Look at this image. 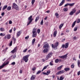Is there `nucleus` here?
<instances>
[{
  "instance_id": "obj_1",
  "label": "nucleus",
  "mask_w": 80,
  "mask_h": 80,
  "mask_svg": "<svg viewBox=\"0 0 80 80\" xmlns=\"http://www.w3.org/2000/svg\"><path fill=\"white\" fill-rule=\"evenodd\" d=\"M30 55V54H28L24 56L22 58L23 61H24L25 62H27L28 60V57H29Z\"/></svg>"
},
{
  "instance_id": "obj_2",
  "label": "nucleus",
  "mask_w": 80,
  "mask_h": 80,
  "mask_svg": "<svg viewBox=\"0 0 80 80\" xmlns=\"http://www.w3.org/2000/svg\"><path fill=\"white\" fill-rule=\"evenodd\" d=\"M36 29L34 28L32 31V37H35L37 36V32H36Z\"/></svg>"
},
{
  "instance_id": "obj_3",
  "label": "nucleus",
  "mask_w": 80,
  "mask_h": 80,
  "mask_svg": "<svg viewBox=\"0 0 80 80\" xmlns=\"http://www.w3.org/2000/svg\"><path fill=\"white\" fill-rule=\"evenodd\" d=\"M32 16H31L29 18H28V20H30L29 22L28 23L27 25L28 26L29 25H30V23L31 22H32L33 21V18L32 19Z\"/></svg>"
},
{
  "instance_id": "obj_4",
  "label": "nucleus",
  "mask_w": 80,
  "mask_h": 80,
  "mask_svg": "<svg viewBox=\"0 0 80 80\" xmlns=\"http://www.w3.org/2000/svg\"><path fill=\"white\" fill-rule=\"evenodd\" d=\"M13 8L15 9V10H19V8H18V6L15 3H13Z\"/></svg>"
},
{
  "instance_id": "obj_5",
  "label": "nucleus",
  "mask_w": 80,
  "mask_h": 80,
  "mask_svg": "<svg viewBox=\"0 0 80 80\" xmlns=\"http://www.w3.org/2000/svg\"><path fill=\"white\" fill-rule=\"evenodd\" d=\"M43 47L44 48H50L48 43L47 42H45L44 43Z\"/></svg>"
},
{
  "instance_id": "obj_6",
  "label": "nucleus",
  "mask_w": 80,
  "mask_h": 80,
  "mask_svg": "<svg viewBox=\"0 0 80 80\" xmlns=\"http://www.w3.org/2000/svg\"><path fill=\"white\" fill-rule=\"evenodd\" d=\"M67 55H68V54H67L64 55L59 56L58 57V58H61L62 59H66L67 58Z\"/></svg>"
},
{
  "instance_id": "obj_7",
  "label": "nucleus",
  "mask_w": 80,
  "mask_h": 80,
  "mask_svg": "<svg viewBox=\"0 0 80 80\" xmlns=\"http://www.w3.org/2000/svg\"><path fill=\"white\" fill-rule=\"evenodd\" d=\"M52 54H53L52 52L49 53L48 54V55L47 56V57H46V59L48 60V58H50V57H52Z\"/></svg>"
},
{
  "instance_id": "obj_8",
  "label": "nucleus",
  "mask_w": 80,
  "mask_h": 80,
  "mask_svg": "<svg viewBox=\"0 0 80 80\" xmlns=\"http://www.w3.org/2000/svg\"><path fill=\"white\" fill-rule=\"evenodd\" d=\"M65 72V71L64 70H62L59 71L58 72L56 73V75H60V74H62V73H63Z\"/></svg>"
},
{
  "instance_id": "obj_9",
  "label": "nucleus",
  "mask_w": 80,
  "mask_h": 80,
  "mask_svg": "<svg viewBox=\"0 0 80 80\" xmlns=\"http://www.w3.org/2000/svg\"><path fill=\"white\" fill-rule=\"evenodd\" d=\"M17 48L16 47L13 49V50L11 51V53H14L17 52Z\"/></svg>"
},
{
  "instance_id": "obj_10",
  "label": "nucleus",
  "mask_w": 80,
  "mask_h": 80,
  "mask_svg": "<svg viewBox=\"0 0 80 80\" xmlns=\"http://www.w3.org/2000/svg\"><path fill=\"white\" fill-rule=\"evenodd\" d=\"M69 45V43L68 42H67L64 45V48H67L68 47V45Z\"/></svg>"
},
{
  "instance_id": "obj_11",
  "label": "nucleus",
  "mask_w": 80,
  "mask_h": 80,
  "mask_svg": "<svg viewBox=\"0 0 80 80\" xmlns=\"http://www.w3.org/2000/svg\"><path fill=\"white\" fill-rule=\"evenodd\" d=\"M62 60L60 58H57L55 60V63H58L59 61H61Z\"/></svg>"
},
{
  "instance_id": "obj_12",
  "label": "nucleus",
  "mask_w": 80,
  "mask_h": 80,
  "mask_svg": "<svg viewBox=\"0 0 80 80\" xmlns=\"http://www.w3.org/2000/svg\"><path fill=\"white\" fill-rule=\"evenodd\" d=\"M30 79L31 80H35V76L34 75H32Z\"/></svg>"
},
{
  "instance_id": "obj_13",
  "label": "nucleus",
  "mask_w": 80,
  "mask_h": 80,
  "mask_svg": "<svg viewBox=\"0 0 80 80\" xmlns=\"http://www.w3.org/2000/svg\"><path fill=\"white\" fill-rule=\"evenodd\" d=\"M48 49L47 48H46L44 49L43 52L44 53H47V52H48Z\"/></svg>"
},
{
  "instance_id": "obj_14",
  "label": "nucleus",
  "mask_w": 80,
  "mask_h": 80,
  "mask_svg": "<svg viewBox=\"0 0 80 80\" xmlns=\"http://www.w3.org/2000/svg\"><path fill=\"white\" fill-rule=\"evenodd\" d=\"M8 7V6L7 5L4 6L2 8V10H5V9H7Z\"/></svg>"
},
{
  "instance_id": "obj_15",
  "label": "nucleus",
  "mask_w": 80,
  "mask_h": 80,
  "mask_svg": "<svg viewBox=\"0 0 80 80\" xmlns=\"http://www.w3.org/2000/svg\"><path fill=\"white\" fill-rule=\"evenodd\" d=\"M76 22H77V21H75L72 24V28H73V27H74V26L75 25V23H76Z\"/></svg>"
},
{
  "instance_id": "obj_16",
  "label": "nucleus",
  "mask_w": 80,
  "mask_h": 80,
  "mask_svg": "<svg viewBox=\"0 0 80 80\" xmlns=\"http://www.w3.org/2000/svg\"><path fill=\"white\" fill-rule=\"evenodd\" d=\"M57 33V31H55L53 33L54 37H56Z\"/></svg>"
},
{
  "instance_id": "obj_17",
  "label": "nucleus",
  "mask_w": 80,
  "mask_h": 80,
  "mask_svg": "<svg viewBox=\"0 0 80 80\" xmlns=\"http://www.w3.org/2000/svg\"><path fill=\"white\" fill-rule=\"evenodd\" d=\"M21 34V31H19L17 33V35L18 37H19Z\"/></svg>"
},
{
  "instance_id": "obj_18",
  "label": "nucleus",
  "mask_w": 80,
  "mask_h": 80,
  "mask_svg": "<svg viewBox=\"0 0 80 80\" xmlns=\"http://www.w3.org/2000/svg\"><path fill=\"white\" fill-rule=\"evenodd\" d=\"M63 23H62L59 26V28L60 29H61L62 27H63Z\"/></svg>"
},
{
  "instance_id": "obj_19",
  "label": "nucleus",
  "mask_w": 80,
  "mask_h": 80,
  "mask_svg": "<svg viewBox=\"0 0 80 80\" xmlns=\"http://www.w3.org/2000/svg\"><path fill=\"white\" fill-rule=\"evenodd\" d=\"M69 6H71V7H73L75 5V3H69Z\"/></svg>"
},
{
  "instance_id": "obj_20",
  "label": "nucleus",
  "mask_w": 80,
  "mask_h": 80,
  "mask_svg": "<svg viewBox=\"0 0 80 80\" xmlns=\"http://www.w3.org/2000/svg\"><path fill=\"white\" fill-rule=\"evenodd\" d=\"M64 79V77L62 76L59 79V80H63Z\"/></svg>"
},
{
  "instance_id": "obj_21",
  "label": "nucleus",
  "mask_w": 80,
  "mask_h": 80,
  "mask_svg": "<svg viewBox=\"0 0 80 80\" xmlns=\"http://www.w3.org/2000/svg\"><path fill=\"white\" fill-rule=\"evenodd\" d=\"M62 67H63V65H61V66H60V67H58L57 68V69L58 70H61V69L62 68Z\"/></svg>"
},
{
  "instance_id": "obj_22",
  "label": "nucleus",
  "mask_w": 80,
  "mask_h": 80,
  "mask_svg": "<svg viewBox=\"0 0 80 80\" xmlns=\"http://www.w3.org/2000/svg\"><path fill=\"white\" fill-rule=\"evenodd\" d=\"M64 70L66 72H67L68 70H70V68H64Z\"/></svg>"
},
{
  "instance_id": "obj_23",
  "label": "nucleus",
  "mask_w": 80,
  "mask_h": 80,
  "mask_svg": "<svg viewBox=\"0 0 80 80\" xmlns=\"http://www.w3.org/2000/svg\"><path fill=\"white\" fill-rule=\"evenodd\" d=\"M55 15L56 16V17H57V18H58L59 17V14L58 13H55Z\"/></svg>"
},
{
  "instance_id": "obj_24",
  "label": "nucleus",
  "mask_w": 80,
  "mask_h": 80,
  "mask_svg": "<svg viewBox=\"0 0 80 80\" xmlns=\"http://www.w3.org/2000/svg\"><path fill=\"white\" fill-rule=\"evenodd\" d=\"M64 12H67L68 10V8H64Z\"/></svg>"
},
{
  "instance_id": "obj_25",
  "label": "nucleus",
  "mask_w": 80,
  "mask_h": 80,
  "mask_svg": "<svg viewBox=\"0 0 80 80\" xmlns=\"http://www.w3.org/2000/svg\"><path fill=\"white\" fill-rule=\"evenodd\" d=\"M58 43L59 42H57L55 43V47H57V46H58Z\"/></svg>"
},
{
  "instance_id": "obj_26",
  "label": "nucleus",
  "mask_w": 80,
  "mask_h": 80,
  "mask_svg": "<svg viewBox=\"0 0 80 80\" xmlns=\"http://www.w3.org/2000/svg\"><path fill=\"white\" fill-rule=\"evenodd\" d=\"M38 19H39V17L38 16L36 17V18L35 19V22H37V21H38Z\"/></svg>"
},
{
  "instance_id": "obj_27",
  "label": "nucleus",
  "mask_w": 80,
  "mask_h": 80,
  "mask_svg": "<svg viewBox=\"0 0 80 80\" xmlns=\"http://www.w3.org/2000/svg\"><path fill=\"white\" fill-rule=\"evenodd\" d=\"M11 7L9 6L7 8V10L8 11L10 10H11Z\"/></svg>"
},
{
  "instance_id": "obj_28",
  "label": "nucleus",
  "mask_w": 80,
  "mask_h": 80,
  "mask_svg": "<svg viewBox=\"0 0 80 80\" xmlns=\"http://www.w3.org/2000/svg\"><path fill=\"white\" fill-rule=\"evenodd\" d=\"M10 35L9 34L7 35V39H10Z\"/></svg>"
},
{
  "instance_id": "obj_29",
  "label": "nucleus",
  "mask_w": 80,
  "mask_h": 80,
  "mask_svg": "<svg viewBox=\"0 0 80 80\" xmlns=\"http://www.w3.org/2000/svg\"><path fill=\"white\" fill-rule=\"evenodd\" d=\"M1 31V32H3V31H5V29H4V28H1L0 29Z\"/></svg>"
},
{
  "instance_id": "obj_30",
  "label": "nucleus",
  "mask_w": 80,
  "mask_h": 80,
  "mask_svg": "<svg viewBox=\"0 0 80 80\" xmlns=\"http://www.w3.org/2000/svg\"><path fill=\"white\" fill-rule=\"evenodd\" d=\"M35 42V39H33L32 41V44H34V43Z\"/></svg>"
},
{
  "instance_id": "obj_31",
  "label": "nucleus",
  "mask_w": 80,
  "mask_h": 80,
  "mask_svg": "<svg viewBox=\"0 0 80 80\" xmlns=\"http://www.w3.org/2000/svg\"><path fill=\"white\" fill-rule=\"evenodd\" d=\"M73 13H74L73 12V11H71V12L69 13V15H73Z\"/></svg>"
},
{
  "instance_id": "obj_32",
  "label": "nucleus",
  "mask_w": 80,
  "mask_h": 80,
  "mask_svg": "<svg viewBox=\"0 0 80 80\" xmlns=\"http://www.w3.org/2000/svg\"><path fill=\"white\" fill-rule=\"evenodd\" d=\"M50 72H51L50 71H47V75H48L50 74Z\"/></svg>"
},
{
  "instance_id": "obj_33",
  "label": "nucleus",
  "mask_w": 80,
  "mask_h": 80,
  "mask_svg": "<svg viewBox=\"0 0 80 80\" xmlns=\"http://www.w3.org/2000/svg\"><path fill=\"white\" fill-rule=\"evenodd\" d=\"M4 65H2L1 66H0V69H2V68H3V67H4Z\"/></svg>"
},
{
  "instance_id": "obj_34",
  "label": "nucleus",
  "mask_w": 80,
  "mask_h": 80,
  "mask_svg": "<svg viewBox=\"0 0 80 80\" xmlns=\"http://www.w3.org/2000/svg\"><path fill=\"white\" fill-rule=\"evenodd\" d=\"M43 19H42L41 22L40 24L41 25H43Z\"/></svg>"
},
{
  "instance_id": "obj_35",
  "label": "nucleus",
  "mask_w": 80,
  "mask_h": 80,
  "mask_svg": "<svg viewBox=\"0 0 80 80\" xmlns=\"http://www.w3.org/2000/svg\"><path fill=\"white\" fill-rule=\"evenodd\" d=\"M9 63V62L8 61L6 63L3 64V65H4V67H5V65H7Z\"/></svg>"
},
{
  "instance_id": "obj_36",
  "label": "nucleus",
  "mask_w": 80,
  "mask_h": 80,
  "mask_svg": "<svg viewBox=\"0 0 80 80\" xmlns=\"http://www.w3.org/2000/svg\"><path fill=\"white\" fill-rule=\"evenodd\" d=\"M72 12H73V13H75L76 12V10H75V9H73Z\"/></svg>"
},
{
  "instance_id": "obj_37",
  "label": "nucleus",
  "mask_w": 80,
  "mask_h": 80,
  "mask_svg": "<svg viewBox=\"0 0 80 80\" xmlns=\"http://www.w3.org/2000/svg\"><path fill=\"white\" fill-rule=\"evenodd\" d=\"M35 2V0H32V5H33V3H34Z\"/></svg>"
},
{
  "instance_id": "obj_38",
  "label": "nucleus",
  "mask_w": 80,
  "mask_h": 80,
  "mask_svg": "<svg viewBox=\"0 0 80 80\" xmlns=\"http://www.w3.org/2000/svg\"><path fill=\"white\" fill-rule=\"evenodd\" d=\"M74 67H75V65H74V64H72L71 65V68H74Z\"/></svg>"
},
{
  "instance_id": "obj_39",
  "label": "nucleus",
  "mask_w": 80,
  "mask_h": 80,
  "mask_svg": "<svg viewBox=\"0 0 80 80\" xmlns=\"http://www.w3.org/2000/svg\"><path fill=\"white\" fill-rule=\"evenodd\" d=\"M41 73V71H38V72H37V73H36V75H37L38 74H39V73Z\"/></svg>"
},
{
  "instance_id": "obj_40",
  "label": "nucleus",
  "mask_w": 80,
  "mask_h": 80,
  "mask_svg": "<svg viewBox=\"0 0 80 80\" xmlns=\"http://www.w3.org/2000/svg\"><path fill=\"white\" fill-rule=\"evenodd\" d=\"M5 34H3L2 33H1L0 34V36H5Z\"/></svg>"
},
{
  "instance_id": "obj_41",
  "label": "nucleus",
  "mask_w": 80,
  "mask_h": 80,
  "mask_svg": "<svg viewBox=\"0 0 80 80\" xmlns=\"http://www.w3.org/2000/svg\"><path fill=\"white\" fill-rule=\"evenodd\" d=\"M2 72H7V70L2 69Z\"/></svg>"
},
{
  "instance_id": "obj_42",
  "label": "nucleus",
  "mask_w": 80,
  "mask_h": 80,
  "mask_svg": "<svg viewBox=\"0 0 80 80\" xmlns=\"http://www.w3.org/2000/svg\"><path fill=\"white\" fill-rule=\"evenodd\" d=\"M80 19H78V20L77 21V23H80Z\"/></svg>"
},
{
  "instance_id": "obj_43",
  "label": "nucleus",
  "mask_w": 80,
  "mask_h": 80,
  "mask_svg": "<svg viewBox=\"0 0 80 80\" xmlns=\"http://www.w3.org/2000/svg\"><path fill=\"white\" fill-rule=\"evenodd\" d=\"M78 28V27H75L74 28V31H77V29Z\"/></svg>"
},
{
  "instance_id": "obj_44",
  "label": "nucleus",
  "mask_w": 80,
  "mask_h": 80,
  "mask_svg": "<svg viewBox=\"0 0 80 80\" xmlns=\"http://www.w3.org/2000/svg\"><path fill=\"white\" fill-rule=\"evenodd\" d=\"M52 62H53V61H51V62H50V65H51L52 66V65H53V64L52 63Z\"/></svg>"
},
{
  "instance_id": "obj_45",
  "label": "nucleus",
  "mask_w": 80,
  "mask_h": 80,
  "mask_svg": "<svg viewBox=\"0 0 80 80\" xmlns=\"http://www.w3.org/2000/svg\"><path fill=\"white\" fill-rule=\"evenodd\" d=\"M11 65H15V62H13L11 63Z\"/></svg>"
},
{
  "instance_id": "obj_46",
  "label": "nucleus",
  "mask_w": 80,
  "mask_h": 80,
  "mask_svg": "<svg viewBox=\"0 0 80 80\" xmlns=\"http://www.w3.org/2000/svg\"><path fill=\"white\" fill-rule=\"evenodd\" d=\"M12 41H11L9 44L10 46H12Z\"/></svg>"
},
{
  "instance_id": "obj_47",
  "label": "nucleus",
  "mask_w": 80,
  "mask_h": 80,
  "mask_svg": "<svg viewBox=\"0 0 80 80\" xmlns=\"http://www.w3.org/2000/svg\"><path fill=\"white\" fill-rule=\"evenodd\" d=\"M12 40L15 42V41H16V39L14 38V37H12Z\"/></svg>"
},
{
  "instance_id": "obj_48",
  "label": "nucleus",
  "mask_w": 80,
  "mask_h": 80,
  "mask_svg": "<svg viewBox=\"0 0 80 80\" xmlns=\"http://www.w3.org/2000/svg\"><path fill=\"white\" fill-rule=\"evenodd\" d=\"M80 13V10L79 11H78V12H77V13L76 14V15H78V13Z\"/></svg>"
},
{
  "instance_id": "obj_49",
  "label": "nucleus",
  "mask_w": 80,
  "mask_h": 80,
  "mask_svg": "<svg viewBox=\"0 0 80 80\" xmlns=\"http://www.w3.org/2000/svg\"><path fill=\"white\" fill-rule=\"evenodd\" d=\"M36 68L35 67H34L32 68V70L33 71H34L35 70Z\"/></svg>"
},
{
  "instance_id": "obj_50",
  "label": "nucleus",
  "mask_w": 80,
  "mask_h": 80,
  "mask_svg": "<svg viewBox=\"0 0 80 80\" xmlns=\"http://www.w3.org/2000/svg\"><path fill=\"white\" fill-rule=\"evenodd\" d=\"M47 68V66H46L44 67V68H43V69L44 70H45V69H46V68Z\"/></svg>"
},
{
  "instance_id": "obj_51",
  "label": "nucleus",
  "mask_w": 80,
  "mask_h": 80,
  "mask_svg": "<svg viewBox=\"0 0 80 80\" xmlns=\"http://www.w3.org/2000/svg\"><path fill=\"white\" fill-rule=\"evenodd\" d=\"M38 33H39L40 32V29H38L37 31Z\"/></svg>"
},
{
  "instance_id": "obj_52",
  "label": "nucleus",
  "mask_w": 80,
  "mask_h": 80,
  "mask_svg": "<svg viewBox=\"0 0 80 80\" xmlns=\"http://www.w3.org/2000/svg\"><path fill=\"white\" fill-rule=\"evenodd\" d=\"M68 5H69V3H68L67 4H66L64 6V7H67Z\"/></svg>"
},
{
  "instance_id": "obj_53",
  "label": "nucleus",
  "mask_w": 80,
  "mask_h": 80,
  "mask_svg": "<svg viewBox=\"0 0 80 80\" xmlns=\"http://www.w3.org/2000/svg\"><path fill=\"white\" fill-rule=\"evenodd\" d=\"M9 24H12V21L11 20H10L9 22Z\"/></svg>"
},
{
  "instance_id": "obj_54",
  "label": "nucleus",
  "mask_w": 80,
  "mask_h": 80,
  "mask_svg": "<svg viewBox=\"0 0 80 80\" xmlns=\"http://www.w3.org/2000/svg\"><path fill=\"white\" fill-rule=\"evenodd\" d=\"M29 38V36H28L27 37H26L25 38L27 40H28V38Z\"/></svg>"
},
{
  "instance_id": "obj_55",
  "label": "nucleus",
  "mask_w": 80,
  "mask_h": 80,
  "mask_svg": "<svg viewBox=\"0 0 80 80\" xmlns=\"http://www.w3.org/2000/svg\"><path fill=\"white\" fill-rule=\"evenodd\" d=\"M5 14V13L4 12H2L1 13V15L2 16H4Z\"/></svg>"
},
{
  "instance_id": "obj_56",
  "label": "nucleus",
  "mask_w": 80,
  "mask_h": 80,
  "mask_svg": "<svg viewBox=\"0 0 80 80\" xmlns=\"http://www.w3.org/2000/svg\"><path fill=\"white\" fill-rule=\"evenodd\" d=\"M42 73L44 75H47V72H43Z\"/></svg>"
},
{
  "instance_id": "obj_57",
  "label": "nucleus",
  "mask_w": 80,
  "mask_h": 80,
  "mask_svg": "<svg viewBox=\"0 0 80 80\" xmlns=\"http://www.w3.org/2000/svg\"><path fill=\"white\" fill-rule=\"evenodd\" d=\"M28 50L27 49H26L24 50L23 51V52H27V51Z\"/></svg>"
},
{
  "instance_id": "obj_58",
  "label": "nucleus",
  "mask_w": 80,
  "mask_h": 80,
  "mask_svg": "<svg viewBox=\"0 0 80 80\" xmlns=\"http://www.w3.org/2000/svg\"><path fill=\"white\" fill-rule=\"evenodd\" d=\"M64 47L65 48V45H62L61 47V48H64Z\"/></svg>"
},
{
  "instance_id": "obj_59",
  "label": "nucleus",
  "mask_w": 80,
  "mask_h": 80,
  "mask_svg": "<svg viewBox=\"0 0 80 80\" xmlns=\"http://www.w3.org/2000/svg\"><path fill=\"white\" fill-rule=\"evenodd\" d=\"M9 33H12V29L10 30L9 31Z\"/></svg>"
},
{
  "instance_id": "obj_60",
  "label": "nucleus",
  "mask_w": 80,
  "mask_h": 80,
  "mask_svg": "<svg viewBox=\"0 0 80 80\" xmlns=\"http://www.w3.org/2000/svg\"><path fill=\"white\" fill-rule=\"evenodd\" d=\"M63 4L62 3V2H61L59 5V6H62Z\"/></svg>"
},
{
  "instance_id": "obj_61",
  "label": "nucleus",
  "mask_w": 80,
  "mask_h": 80,
  "mask_svg": "<svg viewBox=\"0 0 80 80\" xmlns=\"http://www.w3.org/2000/svg\"><path fill=\"white\" fill-rule=\"evenodd\" d=\"M65 0H62V1L61 2L63 4V3H64V2H65Z\"/></svg>"
},
{
  "instance_id": "obj_62",
  "label": "nucleus",
  "mask_w": 80,
  "mask_h": 80,
  "mask_svg": "<svg viewBox=\"0 0 80 80\" xmlns=\"http://www.w3.org/2000/svg\"><path fill=\"white\" fill-rule=\"evenodd\" d=\"M73 60H75V61H76V60H77L75 59V57L73 58Z\"/></svg>"
},
{
  "instance_id": "obj_63",
  "label": "nucleus",
  "mask_w": 80,
  "mask_h": 80,
  "mask_svg": "<svg viewBox=\"0 0 80 80\" xmlns=\"http://www.w3.org/2000/svg\"><path fill=\"white\" fill-rule=\"evenodd\" d=\"M46 25L47 26L48 25V22H47L46 23Z\"/></svg>"
},
{
  "instance_id": "obj_64",
  "label": "nucleus",
  "mask_w": 80,
  "mask_h": 80,
  "mask_svg": "<svg viewBox=\"0 0 80 80\" xmlns=\"http://www.w3.org/2000/svg\"><path fill=\"white\" fill-rule=\"evenodd\" d=\"M80 64V61L78 60V65Z\"/></svg>"
}]
</instances>
